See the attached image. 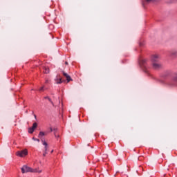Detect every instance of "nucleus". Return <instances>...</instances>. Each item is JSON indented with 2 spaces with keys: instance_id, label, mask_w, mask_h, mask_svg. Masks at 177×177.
<instances>
[{
  "instance_id": "obj_17",
  "label": "nucleus",
  "mask_w": 177,
  "mask_h": 177,
  "mask_svg": "<svg viewBox=\"0 0 177 177\" xmlns=\"http://www.w3.org/2000/svg\"><path fill=\"white\" fill-rule=\"evenodd\" d=\"M34 131L31 127L28 129V133H34Z\"/></svg>"
},
{
  "instance_id": "obj_18",
  "label": "nucleus",
  "mask_w": 177,
  "mask_h": 177,
  "mask_svg": "<svg viewBox=\"0 0 177 177\" xmlns=\"http://www.w3.org/2000/svg\"><path fill=\"white\" fill-rule=\"evenodd\" d=\"M44 88H45L44 86L41 87V88L39 89V92H43V91H45Z\"/></svg>"
},
{
  "instance_id": "obj_9",
  "label": "nucleus",
  "mask_w": 177,
  "mask_h": 177,
  "mask_svg": "<svg viewBox=\"0 0 177 177\" xmlns=\"http://www.w3.org/2000/svg\"><path fill=\"white\" fill-rule=\"evenodd\" d=\"M62 74H63L64 77H65L66 78L67 82H70L71 81V77H70V75H68V74H67L66 72H62Z\"/></svg>"
},
{
  "instance_id": "obj_23",
  "label": "nucleus",
  "mask_w": 177,
  "mask_h": 177,
  "mask_svg": "<svg viewBox=\"0 0 177 177\" xmlns=\"http://www.w3.org/2000/svg\"><path fill=\"white\" fill-rule=\"evenodd\" d=\"M53 131H55V132H56V131H57V129L54 128V129H53Z\"/></svg>"
},
{
  "instance_id": "obj_14",
  "label": "nucleus",
  "mask_w": 177,
  "mask_h": 177,
  "mask_svg": "<svg viewBox=\"0 0 177 177\" xmlns=\"http://www.w3.org/2000/svg\"><path fill=\"white\" fill-rule=\"evenodd\" d=\"M44 74H49V68L44 67L43 68Z\"/></svg>"
},
{
  "instance_id": "obj_27",
  "label": "nucleus",
  "mask_w": 177,
  "mask_h": 177,
  "mask_svg": "<svg viewBox=\"0 0 177 177\" xmlns=\"http://www.w3.org/2000/svg\"><path fill=\"white\" fill-rule=\"evenodd\" d=\"M35 118H37V115H34Z\"/></svg>"
},
{
  "instance_id": "obj_25",
  "label": "nucleus",
  "mask_w": 177,
  "mask_h": 177,
  "mask_svg": "<svg viewBox=\"0 0 177 177\" xmlns=\"http://www.w3.org/2000/svg\"><path fill=\"white\" fill-rule=\"evenodd\" d=\"M140 46H143V44L140 43Z\"/></svg>"
},
{
  "instance_id": "obj_5",
  "label": "nucleus",
  "mask_w": 177,
  "mask_h": 177,
  "mask_svg": "<svg viewBox=\"0 0 177 177\" xmlns=\"http://www.w3.org/2000/svg\"><path fill=\"white\" fill-rule=\"evenodd\" d=\"M160 55L155 54L151 57V62L153 63H160Z\"/></svg>"
},
{
  "instance_id": "obj_2",
  "label": "nucleus",
  "mask_w": 177,
  "mask_h": 177,
  "mask_svg": "<svg viewBox=\"0 0 177 177\" xmlns=\"http://www.w3.org/2000/svg\"><path fill=\"white\" fill-rule=\"evenodd\" d=\"M167 85L174 88L177 86V72H174L171 75V80L166 82Z\"/></svg>"
},
{
  "instance_id": "obj_24",
  "label": "nucleus",
  "mask_w": 177,
  "mask_h": 177,
  "mask_svg": "<svg viewBox=\"0 0 177 177\" xmlns=\"http://www.w3.org/2000/svg\"><path fill=\"white\" fill-rule=\"evenodd\" d=\"M50 132H53V129L52 127L50 128Z\"/></svg>"
},
{
  "instance_id": "obj_21",
  "label": "nucleus",
  "mask_w": 177,
  "mask_h": 177,
  "mask_svg": "<svg viewBox=\"0 0 177 177\" xmlns=\"http://www.w3.org/2000/svg\"><path fill=\"white\" fill-rule=\"evenodd\" d=\"M55 138L57 139V138H59V136L56 135V133H55Z\"/></svg>"
},
{
  "instance_id": "obj_11",
  "label": "nucleus",
  "mask_w": 177,
  "mask_h": 177,
  "mask_svg": "<svg viewBox=\"0 0 177 177\" xmlns=\"http://www.w3.org/2000/svg\"><path fill=\"white\" fill-rule=\"evenodd\" d=\"M154 1L156 0H142V6L145 8V5H146V3H151V2H154Z\"/></svg>"
},
{
  "instance_id": "obj_8",
  "label": "nucleus",
  "mask_w": 177,
  "mask_h": 177,
  "mask_svg": "<svg viewBox=\"0 0 177 177\" xmlns=\"http://www.w3.org/2000/svg\"><path fill=\"white\" fill-rule=\"evenodd\" d=\"M55 84H62L63 82V81L62 80V77L59 75L56 77V78L55 79Z\"/></svg>"
},
{
  "instance_id": "obj_1",
  "label": "nucleus",
  "mask_w": 177,
  "mask_h": 177,
  "mask_svg": "<svg viewBox=\"0 0 177 177\" xmlns=\"http://www.w3.org/2000/svg\"><path fill=\"white\" fill-rule=\"evenodd\" d=\"M139 64L143 71L148 74V75H150V73H149V64H147V60L144 58H140Z\"/></svg>"
},
{
  "instance_id": "obj_19",
  "label": "nucleus",
  "mask_w": 177,
  "mask_h": 177,
  "mask_svg": "<svg viewBox=\"0 0 177 177\" xmlns=\"http://www.w3.org/2000/svg\"><path fill=\"white\" fill-rule=\"evenodd\" d=\"M32 140H35V142H39V139L38 138H32Z\"/></svg>"
},
{
  "instance_id": "obj_22",
  "label": "nucleus",
  "mask_w": 177,
  "mask_h": 177,
  "mask_svg": "<svg viewBox=\"0 0 177 177\" xmlns=\"http://www.w3.org/2000/svg\"><path fill=\"white\" fill-rule=\"evenodd\" d=\"M46 84H49V80H46Z\"/></svg>"
},
{
  "instance_id": "obj_20",
  "label": "nucleus",
  "mask_w": 177,
  "mask_h": 177,
  "mask_svg": "<svg viewBox=\"0 0 177 177\" xmlns=\"http://www.w3.org/2000/svg\"><path fill=\"white\" fill-rule=\"evenodd\" d=\"M46 154H48V152H46V151H45L44 153H43V156L45 157V156H46Z\"/></svg>"
},
{
  "instance_id": "obj_12",
  "label": "nucleus",
  "mask_w": 177,
  "mask_h": 177,
  "mask_svg": "<svg viewBox=\"0 0 177 177\" xmlns=\"http://www.w3.org/2000/svg\"><path fill=\"white\" fill-rule=\"evenodd\" d=\"M41 142H42V143H43V145L45 146V147H44V150H45V151H48V142L44 141V140H41Z\"/></svg>"
},
{
  "instance_id": "obj_10",
  "label": "nucleus",
  "mask_w": 177,
  "mask_h": 177,
  "mask_svg": "<svg viewBox=\"0 0 177 177\" xmlns=\"http://www.w3.org/2000/svg\"><path fill=\"white\" fill-rule=\"evenodd\" d=\"M42 172L41 169H39V168L32 169L31 173L32 174H41Z\"/></svg>"
},
{
  "instance_id": "obj_26",
  "label": "nucleus",
  "mask_w": 177,
  "mask_h": 177,
  "mask_svg": "<svg viewBox=\"0 0 177 177\" xmlns=\"http://www.w3.org/2000/svg\"><path fill=\"white\" fill-rule=\"evenodd\" d=\"M65 64H66V65L68 64V62H65Z\"/></svg>"
},
{
  "instance_id": "obj_6",
  "label": "nucleus",
  "mask_w": 177,
  "mask_h": 177,
  "mask_svg": "<svg viewBox=\"0 0 177 177\" xmlns=\"http://www.w3.org/2000/svg\"><path fill=\"white\" fill-rule=\"evenodd\" d=\"M152 67L154 70H160V68H162V64L160 62H153L152 64Z\"/></svg>"
},
{
  "instance_id": "obj_28",
  "label": "nucleus",
  "mask_w": 177,
  "mask_h": 177,
  "mask_svg": "<svg viewBox=\"0 0 177 177\" xmlns=\"http://www.w3.org/2000/svg\"><path fill=\"white\" fill-rule=\"evenodd\" d=\"M51 153H53V151H51Z\"/></svg>"
},
{
  "instance_id": "obj_7",
  "label": "nucleus",
  "mask_w": 177,
  "mask_h": 177,
  "mask_svg": "<svg viewBox=\"0 0 177 177\" xmlns=\"http://www.w3.org/2000/svg\"><path fill=\"white\" fill-rule=\"evenodd\" d=\"M176 55H177L176 50H172L169 51V56H171V57H176Z\"/></svg>"
},
{
  "instance_id": "obj_13",
  "label": "nucleus",
  "mask_w": 177,
  "mask_h": 177,
  "mask_svg": "<svg viewBox=\"0 0 177 177\" xmlns=\"http://www.w3.org/2000/svg\"><path fill=\"white\" fill-rule=\"evenodd\" d=\"M44 99H47V100H48V102H50V103H51L52 106H55V103H53V102L52 101V99H50V97H49L48 96H46V97H44Z\"/></svg>"
},
{
  "instance_id": "obj_15",
  "label": "nucleus",
  "mask_w": 177,
  "mask_h": 177,
  "mask_svg": "<svg viewBox=\"0 0 177 177\" xmlns=\"http://www.w3.org/2000/svg\"><path fill=\"white\" fill-rule=\"evenodd\" d=\"M38 127V124H37V122L33 123L32 126L31 127V128L35 131V129Z\"/></svg>"
},
{
  "instance_id": "obj_16",
  "label": "nucleus",
  "mask_w": 177,
  "mask_h": 177,
  "mask_svg": "<svg viewBox=\"0 0 177 177\" xmlns=\"http://www.w3.org/2000/svg\"><path fill=\"white\" fill-rule=\"evenodd\" d=\"M42 136H45V133L43 132V131H40L39 133L38 137L39 138H42Z\"/></svg>"
},
{
  "instance_id": "obj_3",
  "label": "nucleus",
  "mask_w": 177,
  "mask_h": 177,
  "mask_svg": "<svg viewBox=\"0 0 177 177\" xmlns=\"http://www.w3.org/2000/svg\"><path fill=\"white\" fill-rule=\"evenodd\" d=\"M16 154L18 157H26V156H27V154H28V151H27V149H24L22 151H18L16 153Z\"/></svg>"
},
{
  "instance_id": "obj_4",
  "label": "nucleus",
  "mask_w": 177,
  "mask_h": 177,
  "mask_svg": "<svg viewBox=\"0 0 177 177\" xmlns=\"http://www.w3.org/2000/svg\"><path fill=\"white\" fill-rule=\"evenodd\" d=\"M22 174H26L27 172H32V168L28 167L27 165H24L21 167Z\"/></svg>"
}]
</instances>
